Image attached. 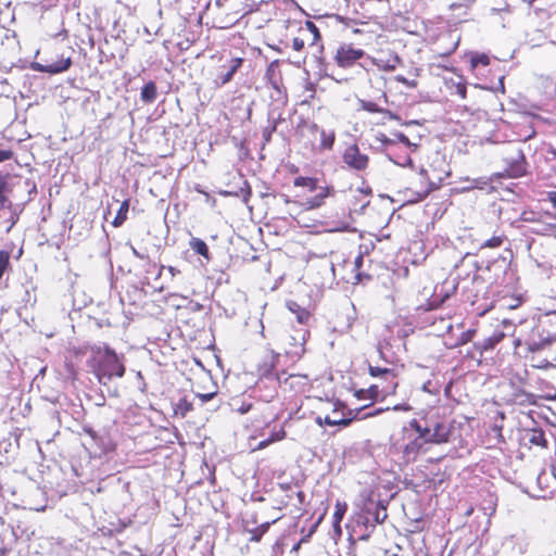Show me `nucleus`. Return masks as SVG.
I'll list each match as a JSON object with an SVG mask.
<instances>
[{"label":"nucleus","mask_w":556,"mask_h":556,"mask_svg":"<svg viewBox=\"0 0 556 556\" xmlns=\"http://www.w3.org/2000/svg\"><path fill=\"white\" fill-rule=\"evenodd\" d=\"M21 187L29 194L37 192L36 184L27 178L10 174L0 175V226L4 227L7 233L16 225L23 212V206L11 200Z\"/></svg>","instance_id":"1"},{"label":"nucleus","mask_w":556,"mask_h":556,"mask_svg":"<svg viewBox=\"0 0 556 556\" xmlns=\"http://www.w3.org/2000/svg\"><path fill=\"white\" fill-rule=\"evenodd\" d=\"M91 353L88 363L101 384L105 386L113 378H122L125 375L124 356L118 355L109 345L94 346Z\"/></svg>","instance_id":"2"},{"label":"nucleus","mask_w":556,"mask_h":556,"mask_svg":"<svg viewBox=\"0 0 556 556\" xmlns=\"http://www.w3.org/2000/svg\"><path fill=\"white\" fill-rule=\"evenodd\" d=\"M545 319L531 318L522 324V329L527 330L522 338L514 341L515 348L526 345L529 352L535 353L545 350L554 341L556 336L546 328Z\"/></svg>","instance_id":"3"},{"label":"nucleus","mask_w":556,"mask_h":556,"mask_svg":"<svg viewBox=\"0 0 556 556\" xmlns=\"http://www.w3.org/2000/svg\"><path fill=\"white\" fill-rule=\"evenodd\" d=\"M409 429L420 433L428 444H443L448 442L453 428L443 420L424 417L412 419Z\"/></svg>","instance_id":"4"},{"label":"nucleus","mask_w":556,"mask_h":556,"mask_svg":"<svg viewBox=\"0 0 556 556\" xmlns=\"http://www.w3.org/2000/svg\"><path fill=\"white\" fill-rule=\"evenodd\" d=\"M368 406L365 405L364 407H361V408H356V409H348V415L349 417H343L341 419H332L330 417H325L324 420H321L320 417L317 418V421L319 425H328V426H341V427H348L352 424L353 420H362V419H367V418H371V417H376L380 414H382L383 412L388 410L389 407H378V408H375V409H371L365 414L362 415V412L364 409H366Z\"/></svg>","instance_id":"5"},{"label":"nucleus","mask_w":556,"mask_h":556,"mask_svg":"<svg viewBox=\"0 0 556 556\" xmlns=\"http://www.w3.org/2000/svg\"><path fill=\"white\" fill-rule=\"evenodd\" d=\"M342 162L354 172H364L369 165V157L362 153L357 144H351L342 153Z\"/></svg>","instance_id":"6"},{"label":"nucleus","mask_w":556,"mask_h":556,"mask_svg":"<svg viewBox=\"0 0 556 556\" xmlns=\"http://www.w3.org/2000/svg\"><path fill=\"white\" fill-rule=\"evenodd\" d=\"M409 427L405 429L406 442L402 446V453L406 462L415 460L421 452H426V445L428 444L420 433H410Z\"/></svg>","instance_id":"7"},{"label":"nucleus","mask_w":556,"mask_h":556,"mask_svg":"<svg viewBox=\"0 0 556 556\" xmlns=\"http://www.w3.org/2000/svg\"><path fill=\"white\" fill-rule=\"evenodd\" d=\"M339 261L340 256L334 253L318 257L317 268L323 278L321 285L331 283L337 278L336 266Z\"/></svg>","instance_id":"8"},{"label":"nucleus","mask_w":556,"mask_h":556,"mask_svg":"<svg viewBox=\"0 0 556 556\" xmlns=\"http://www.w3.org/2000/svg\"><path fill=\"white\" fill-rule=\"evenodd\" d=\"M365 55L364 50L356 49L352 45H343L336 52V62L341 67H351Z\"/></svg>","instance_id":"9"},{"label":"nucleus","mask_w":556,"mask_h":556,"mask_svg":"<svg viewBox=\"0 0 556 556\" xmlns=\"http://www.w3.org/2000/svg\"><path fill=\"white\" fill-rule=\"evenodd\" d=\"M506 175L518 178L526 174V157L520 149H516L510 156L505 157Z\"/></svg>","instance_id":"10"},{"label":"nucleus","mask_w":556,"mask_h":556,"mask_svg":"<svg viewBox=\"0 0 556 556\" xmlns=\"http://www.w3.org/2000/svg\"><path fill=\"white\" fill-rule=\"evenodd\" d=\"M18 53V41L14 35L5 36L4 40L0 41V63L13 64Z\"/></svg>","instance_id":"11"},{"label":"nucleus","mask_w":556,"mask_h":556,"mask_svg":"<svg viewBox=\"0 0 556 556\" xmlns=\"http://www.w3.org/2000/svg\"><path fill=\"white\" fill-rule=\"evenodd\" d=\"M317 193L314 197L307 198L303 203L306 210H315L324 205L328 197L334 194V189L331 186L317 187Z\"/></svg>","instance_id":"12"},{"label":"nucleus","mask_w":556,"mask_h":556,"mask_svg":"<svg viewBox=\"0 0 556 556\" xmlns=\"http://www.w3.org/2000/svg\"><path fill=\"white\" fill-rule=\"evenodd\" d=\"M363 509L376 525L382 523L388 517L387 508L381 502L369 500L364 504Z\"/></svg>","instance_id":"13"},{"label":"nucleus","mask_w":556,"mask_h":556,"mask_svg":"<svg viewBox=\"0 0 556 556\" xmlns=\"http://www.w3.org/2000/svg\"><path fill=\"white\" fill-rule=\"evenodd\" d=\"M371 63L381 71L392 72L401 64V59L396 53L389 52L388 54L371 58Z\"/></svg>","instance_id":"14"},{"label":"nucleus","mask_w":556,"mask_h":556,"mask_svg":"<svg viewBox=\"0 0 556 556\" xmlns=\"http://www.w3.org/2000/svg\"><path fill=\"white\" fill-rule=\"evenodd\" d=\"M308 130L312 134L319 132L320 134V149L323 150H331L336 140V134L333 130H325L319 129L318 125L315 123H311L307 125Z\"/></svg>","instance_id":"15"},{"label":"nucleus","mask_w":556,"mask_h":556,"mask_svg":"<svg viewBox=\"0 0 556 556\" xmlns=\"http://www.w3.org/2000/svg\"><path fill=\"white\" fill-rule=\"evenodd\" d=\"M485 294L486 296L481 300L478 299L472 303L476 306L475 309L479 316L485 315L488 312L495 307L496 301L493 299L495 291L490 288Z\"/></svg>","instance_id":"16"},{"label":"nucleus","mask_w":556,"mask_h":556,"mask_svg":"<svg viewBox=\"0 0 556 556\" xmlns=\"http://www.w3.org/2000/svg\"><path fill=\"white\" fill-rule=\"evenodd\" d=\"M283 383L295 391H302L309 386V378L307 375L291 374L285 378Z\"/></svg>","instance_id":"17"},{"label":"nucleus","mask_w":556,"mask_h":556,"mask_svg":"<svg viewBox=\"0 0 556 556\" xmlns=\"http://www.w3.org/2000/svg\"><path fill=\"white\" fill-rule=\"evenodd\" d=\"M357 526L358 527H364V529H365V531L359 535V539L361 540H368L372 529H375V527L377 525L374 523V520H370L368 514H366L365 510L362 509V511L359 513V515L357 517Z\"/></svg>","instance_id":"18"},{"label":"nucleus","mask_w":556,"mask_h":556,"mask_svg":"<svg viewBox=\"0 0 556 556\" xmlns=\"http://www.w3.org/2000/svg\"><path fill=\"white\" fill-rule=\"evenodd\" d=\"M287 307L291 313L295 315V318L300 324H307L311 319V313L306 308L299 305L296 302L289 301L287 303Z\"/></svg>","instance_id":"19"},{"label":"nucleus","mask_w":556,"mask_h":556,"mask_svg":"<svg viewBox=\"0 0 556 556\" xmlns=\"http://www.w3.org/2000/svg\"><path fill=\"white\" fill-rule=\"evenodd\" d=\"M194 403L189 401L187 396L178 400L177 403L174 404V414L177 417L185 418L188 413L193 410Z\"/></svg>","instance_id":"20"},{"label":"nucleus","mask_w":556,"mask_h":556,"mask_svg":"<svg viewBox=\"0 0 556 556\" xmlns=\"http://www.w3.org/2000/svg\"><path fill=\"white\" fill-rule=\"evenodd\" d=\"M157 98V89L154 81L147 83L142 88L140 92V99L144 103H152Z\"/></svg>","instance_id":"21"},{"label":"nucleus","mask_w":556,"mask_h":556,"mask_svg":"<svg viewBox=\"0 0 556 556\" xmlns=\"http://www.w3.org/2000/svg\"><path fill=\"white\" fill-rule=\"evenodd\" d=\"M279 519L280 517L274 519L273 521H266L254 529H248L247 531L251 534L250 542H260L263 535L269 530L270 526Z\"/></svg>","instance_id":"22"},{"label":"nucleus","mask_w":556,"mask_h":556,"mask_svg":"<svg viewBox=\"0 0 556 556\" xmlns=\"http://www.w3.org/2000/svg\"><path fill=\"white\" fill-rule=\"evenodd\" d=\"M84 432L90 437L92 442L100 447L102 452H106L108 448V440L104 435L99 434L96 430H93L91 427H84Z\"/></svg>","instance_id":"23"},{"label":"nucleus","mask_w":556,"mask_h":556,"mask_svg":"<svg viewBox=\"0 0 556 556\" xmlns=\"http://www.w3.org/2000/svg\"><path fill=\"white\" fill-rule=\"evenodd\" d=\"M84 432L90 437L92 442L100 447L102 452H106L108 448V440L104 435L99 434L96 430H93L91 427H84Z\"/></svg>","instance_id":"24"},{"label":"nucleus","mask_w":556,"mask_h":556,"mask_svg":"<svg viewBox=\"0 0 556 556\" xmlns=\"http://www.w3.org/2000/svg\"><path fill=\"white\" fill-rule=\"evenodd\" d=\"M190 248L199 255L205 257L207 261H210V252L206 243L199 238H192L189 241Z\"/></svg>","instance_id":"25"},{"label":"nucleus","mask_w":556,"mask_h":556,"mask_svg":"<svg viewBox=\"0 0 556 556\" xmlns=\"http://www.w3.org/2000/svg\"><path fill=\"white\" fill-rule=\"evenodd\" d=\"M505 338V332L503 330H494V332L484 339L482 343V349L488 351L495 348L496 344H498L503 339Z\"/></svg>","instance_id":"26"},{"label":"nucleus","mask_w":556,"mask_h":556,"mask_svg":"<svg viewBox=\"0 0 556 556\" xmlns=\"http://www.w3.org/2000/svg\"><path fill=\"white\" fill-rule=\"evenodd\" d=\"M49 65H51V67L49 70L51 72V74H59V73H63L70 68V66L72 65V60H71V58L61 56L55 62L49 63Z\"/></svg>","instance_id":"27"},{"label":"nucleus","mask_w":556,"mask_h":556,"mask_svg":"<svg viewBox=\"0 0 556 556\" xmlns=\"http://www.w3.org/2000/svg\"><path fill=\"white\" fill-rule=\"evenodd\" d=\"M388 157L399 166H413V161L407 153L396 154L394 150H390L388 151Z\"/></svg>","instance_id":"28"},{"label":"nucleus","mask_w":556,"mask_h":556,"mask_svg":"<svg viewBox=\"0 0 556 556\" xmlns=\"http://www.w3.org/2000/svg\"><path fill=\"white\" fill-rule=\"evenodd\" d=\"M528 441L532 445L542 446V447L547 446V441L545 439V434H544L543 430H541V429H532L529 433Z\"/></svg>","instance_id":"29"},{"label":"nucleus","mask_w":556,"mask_h":556,"mask_svg":"<svg viewBox=\"0 0 556 556\" xmlns=\"http://www.w3.org/2000/svg\"><path fill=\"white\" fill-rule=\"evenodd\" d=\"M293 185L295 187H304V188H307L308 191L311 192H315L317 190V179L316 178H313V177H303V176H299L296 178H294L293 180Z\"/></svg>","instance_id":"30"},{"label":"nucleus","mask_w":556,"mask_h":556,"mask_svg":"<svg viewBox=\"0 0 556 556\" xmlns=\"http://www.w3.org/2000/svg\"><path fill=\"white\" fill-rule=\"evenodd\" d=\"M378 395H379V389L377 386H371L368 389H361L355 392V396L357 397V400H361V401H363V400L375 401V400H377Z\"/></svg>","instance_id":"31"},{"label":"nucleus","mask_w":556,"mask_h":556,"mask_svg":"<svg viewBox=\"0 0 556 556\" xmlns=\"http://www.w3.org/2000/svg\"><path fill=\"white\" fill-rule=\"evenodd\" d=\"M285 437H286V431L283 430L282 427H280L278 430L273 431L269 438L261 441L258 443L257 447L264 448L273 442L281 441L282 439H285Z\"/></svg>","instance_id":"32"},{"label":"nucleus","mask_w":556,"mask_h":556,"mask_svg":"<svg viewBox=\"0 0 556 556\" xmlns=\"http://www.w3.org/2000/svg\"><path fill=\"white\" fill-rule=\"evenodd\" d=\"M128 208H129V201L128 200H125L122 204H121V207L113 220V226L114 227H119L123 225V223L127 219V213H128Z\"/></svg>","instance_id":"33"},{"label":"nucleus","mask_w":556,"mask_h":556,"mask_svg":"<svg viewBox=\"0 0 556 556\" xmlns=\"http://www.w3.org/2000/svg\"><path fill=\"white\" fill-rule=\"evenodd\" d=\"M280 119H282L280 115L278 117H275L273 112L269 113V116H268L269 125L265 128L264 134H263L264 139L266 141L270 140V136L277 129L278 121H280Z\"/></svg>","instance_id":"34"},{"label":"nucleus","mask_w":556,"mask_h":556,"mask_svg":"<svg viewBox=\"0 0 556 556\" xmlns=\"http://www.w3.org/2000/svg\"><path fill=\"white\" fill-rule=\"evenodd\" d=\"M355 229L352 227V217L348 216L344 220L334 223L333 226L329 229L331 232H343V231H354Z\"/></svg>","instance_id":"35"},{"label":"nucleus","mask_w":556,"mask_h":556,"mask_svg":"<svg viewBox=\"0 0 556 556\" xmlns=\"http://www.w3.org/2000/svg\"><path fill=\"white\" fill-rule=\"evenodd\" d=\"M505 240H506V236H504V235L493 236L492 238L485 240L481 244V249H483V248H490V249L500 248Z\"/></svg>","instance_id":"36"},{"label":"nucleus","mask_w":556,"mask_h":556,"mask_svg":"<svg viewBox=\"0 0 556 556\" xmlns=\"http://www.w3.org/2000/svg\"><path fill=\"white\" fill-rule=\"evenodd\" d=\"M421 390L429 394L437 395L440 393L441 386L438 381L428 380L422 384Z\"/></svg>","instance_id":"37"},{"label":"nucleus","mask_w":556,"mask_h":556,"mask_svg":"<svg viewBox=\"0 0 556 556\" xmlns=\"http://www.w3.org/2000/svg\"><path fill=\"white\" fill-rule=\"evenodd\" d=\"M471 67L476 68L479 65L486 66L490 64V58L486 54H475L470 60Z\"/></svg>","instance_id":"38"},{"label":"nucleus","mask_w":556,"mask_h":556,"mask_svg":"<svg viewBox=\"0 0 556 556\" xmlns=\"http://www.w3.org/2000/svg\"><path fill=\"white\" fill-rule=\"evenodd\" d=\"M344 409H345L344 404L341 402H337L334 404L332 415L331 416L329 415L328 417H330L332 419H341L343 417H349L348 410L345 412Z\"/></svg>","instance_id":"39"},{"label":"nucleus","mask_w":556,"mask_h":556,"mask_svg":"<svg viewBox=\"0 0 556 556\" xmlns=\"http://www.w3.org/2000/svg\"><path fill=\"white\" fill-rule=\"evenodd\" d=\"M435 188H437V186L434 184L429 182V185L426 189L418 191L415 197H413L408 200V202H419V201L424 200L430 193V191Z\"/></svg>","instance_id":"40"},{"label":"nucleus","mask_w":556,"mask_h":556,"mask_svg":"<svg viewBox=\"0 0 556 556\" xmlns=\"http://www.w3.org/2000/svg\"><path fill=\"white\" fill-rule=\"evenodd\" d=\"M376 140L380 142L383 147L389 149V151L393 150V148L395 147V141L393 139H390L387 135L382 132H378L376 135Z\"/></svg>","instance_id":"41"},{"label":"nucleus","mask_w":556,"mask_h":556,"mask_svg":"<svg viewBox=\"0 0 556 556\" xmlns=\"http://www.w3.org/2000/svg\"><path fill=\"white\" fill-rule=\"evenodd\" d=\"M470 181L472 182V185L469 186V187H466L465 188L466 190H470V189H473V188L483 189L484 187H486L490 184V179L486 178V177L475 178V179H472Z\"/></svg>","instance_id":"42"},{"label":"nucleus","mask_w":556,"mask_h":556,"mask_svg":"<svg viewBox=\"0 0 556 556\" xmlns=\"http://www.w3.org/2000/svg\"><path fill=\"white\" fill-rule=\"evenodd\" d=\"M305 30L313 36V43L320 39L319 30L313 22L306 21Z\"/></svg>","instance_id":"43"},{"label":"nucleus","mask_w":556,"mask_h":556,"mask_svg":"<svg viewBox=\"0 0 556 556\" xmlns=\"http://www.w3.org/2000/svg\"><path fill=\"white\" fill-rule=\"evenodd\" d=\"M10 264V256L8 252L0 251V279L2 278L4 271L8 269Z\"/></svg>","instance_id":"44"},{"label":"nucleus","mask_w":556,"mask_h":556,"mask_svg":"<svg viewBox=\"0 0 556 556\" xmlns=\"http://www.w3.org/2000/svg\"><path fill=\"white\" fill-rule=\"evenodd\" d=\"M475 333L476 331L471 329L464 331L457 339L456 345H465L466 343L472 340Z\"/></svg>","instance_id":"45"},{"label":"nucleus","mask_w":556,"mask_h":556,"mask_svg":"<svg viewBox=\"0 0 556 556\" xmlns=\"http://www.w3.org/2000/svg\"><path fill=\"white\" fill-rule=\"evenodd\" d=\"M509 267V262H507L506 257H498L494 262L491 263V265L488 267L491 268H498L503 271H506V269Z\"/></svg>","instance_id":"46"},{"label":"nucleus","mask_w":556,"mask_h":556,"mask_svg":"<svg viewBox=\"0 0 556 556\" xmlns=\"http://www.w3.org/2000/svg\"><path fill=\"white\" fill-rule=\"evenodd\" d=\"M361 106L363 110L370 112V113H380L383 111L381 108L378 106L377 103L371 102V101H362Z\"/></svg>","instance_id":"47"},{"label":"nucleus","mask_w":556,"mask_h":556,"mask_svg":"<svg viewBox=\"0 0 556 556\" xmlns=\"http://www.w3.org/2000/svg\"><path fill=\"white\" fill-rule=\"evenodd\" d=\"M501 301L504 302V303H501V306L508 307V308H517L521 303L519 298H510V299L504 298Z\"/></svg>","instance_id":"48"},{"label":"nucleus","mask_w":556,"mask_h":556,"mask_svg":"<svg viewBox=\"0 0 556 556\" xmlns=\"http://www.w3.org/2000/svg\"><path fill=\"white\" fill-rule=\"evenodd\" d=\"M305 352L304 342L299 343L295 345L294 350H288L286 353L288 355H291L292 357H301Z\"/></svg>","instance_id":"49"},{"label":"nucleus","mask_w":556,"mask_h":556,"mask_svg":"<svg viewBox=\"0 0 556 556\" xmlns=\"http://www.w3.org/2000/svg\"><path fill=\"white\" fill-rule=\"evenodd\" d=\"M194 396L200 401L201 404H205V403L210 402L211 400H213L216 396V393L215 392L195 393Z\"/></svg>","instance_id":"50"},{"label":"nucleus","mask_w":556,"mask_h":556,"mask_svg":"<svg viewBox=\"0 0 556 556\" xmlns=\"http://www.w3.org/2000/svg\"><path fill=\"white\" fill-rule=\"evenodd\" d=\"M510 540H516L514 548H516L519 554L527 552L528 544L523 540L516 539L515 536H511Z\"/></svg>","instance_id":"51"},{"label":"nucleus","mask_w":556,"mask_h":556,"mask_svg":"<svg viewBox=\"0 0 556 556\" xmlns=\"http://www.w3.org/2000/svg\"><path fill=\"white\" fill-rule=\"evenodd\" d=\"M395 136H396L399 142L403 143L406 148H409V149H412V148L416 149L417 148V144L412 143L409 141V139L404 134L399 132Z\"/></svg>","instance_id":"52"},{"label":"nucleus","mask_w":556,"mask_h":556,"mask_svg":"<svg viewBox=\"0 0 556 556\" xmlns=\"http://www.w3.org/2000/svg\"><path fill=\"white\" fill-rule=\"evenodd\" d=\"M369 372H370V375L372 377H379V376H382V375L390 374V369L370 366L369 367Z\"/></svg>","instance_id":"53"},{"label":"nucleus","mask_w":556,"mask_h":556,"mask_svg":"<svg viewBox=\"0 0 556 556\" xmlns=\"http://www.w3.org/2000/svg\"><path fill=\"white\" fill-rule=\"evenodd\" d=\"M242 64V59H232L231 60V64L229 66V68L227 70L228 73H230L232 76L236 74V72L238 71V68L241 66Z\"/></svg>","instance_id":"54"},{"label":"nucleus","mask_w":556,"mask_h":556,"mask_svg":"<svg viewBox=\"0 0 556 556\" xmlns=\"http://www.w3.org/2000/svg\"><path fill=\"white\" fill-rule=\"evenodd\" d=\"M218 79L220 85H226L232 79V75L228 73V71H226L225 73L222 72L218 76Z\"/></svg>","instance_id":"55"},{"label":"nucleus","mask_w":556,"mask_h":556,"mask_svg":"<svg viewBox=\"0 0 556 556\" xmlns=\"http://www.w3.org/2000/svg\"><path fill=\"white\" fill-rule=\"evenodd\" d=\"M50 67H51V65H49V64H40V63H34L33 64V68L38 71V72H41V73L51 74V72L49 71Z\"/></svg>","instance_id":"56"},{"label":"nucleus","mask_w":556,"mask_h":556,"mask_svg":"<svg viewBox=\"0 0 556 556\" xmlns=\"http://www.w3.org/2000/svg\"><path fill=\"white\" fill-rule=\"evenodd\" d=\"M13 157V152L8 149H0V163Z\"/></svg>","instance_id":"57"},{"label":"nucleus","mask_w":556,"mask_h":556,"mask_svg":"<svg viewBox=\"0 0 556 556\" xmlns=\"http://www.w3.org/2000/svg\"><path fill=\"white\" fill-rule=\"evenodd\" d=\"M136 378H137V380H138V388H139V390H140L141 392H146V390H147V384H146V382H144V380H143V376H142L141 371H137V374H136Z\"/></svg>","instance_id":"58"},{"label":"nucleus","mask_w":556,"mask_h":556,"mask_svg":"<svg viewBox=\"0 0 556 556\" xmlns=\"http://www.w3.org/2000/svg\"><path fill=\"white\" fill-rule=\"evenodd\" d=\"M304 40L301 39V38H294L292 40V48L295 50V51H301L303 48H304Z\"/></svg>","instance_id":"59"},{"label":"nucleus","mask_w":556,"mask_h":556,"mask_svg":"<svg viewBox=\"0 0 556 556\" xmlns=\"http://www.w3.org/2000/svg\"><path fill=\"white\" fill-rule=\"evenodd\" d=\"M533 366H534V367H536V368H540V369H541V368H551V367H554V365H553L551 362H548L547 359H540V361H538V363H536V364H534Z\"/></svg>","instance_id":"60"},{"label":"nucleus","mask_w":556,"mask_h":556,"mask_svg":"<svg viewBox=\"0 0 556 556\" xmlns=\"http://www.w3.org/2000/svg\"><path fill=\"white\" fill-rule=\"evenodd\" d=\"M549 230V226L547 225H539L536 228H533V232L538 235H543Z\"/></svg>","instance_id":"61"},{"label":"nucleus","mask_w":556,"mask_h":556,"mask_svg":"<svg viewBox=\"0 0 556 556\" xmlns=\"http://www.w3.org/2000/svg\"><path fill=\"white\" fill-rule=\"evenodd\" d=\"M466 86L465 85H457V93L463 98L465 99L466 98Z\"/></svg>","instance_id":"62"},{"label":"nucleus","mask_w":556,"mask_h":556,"mask_svg":"<svg viewBox=\"0 0 556 556\" xmlns=\"http://www.w3.org/2000/svg\"><path fill=\"white\" fill-rule=\"evenodd\" d=\"M250 409H251V404H242L237 410L243 415V414L248 413Z\"/></svg>","instance_id":"63"},{"label":"nucleus","mask_w":556,"mask_h":556,"mask_svg":"<svg viewBox=\"0 0 556 556\" xmlns=\"http://www.w3.org/2000/svg\"><path fill=\"white\" fill-rule=\"evenodd\" d=\"M547 198H548V201L556 208V192L555 191L548 192V197Z\"/></svg>","instance_id":"64"}]
</instances>
